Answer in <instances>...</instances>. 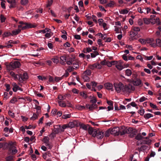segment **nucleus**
I'll return each instance as SVG.
<instances>
[{"instance_id":"obj_48","label":"nucleus","mask_w":161,"mask_h":161,"mask_svg":"<svg viewBox=\"0 0 161 161\" xmlns=\"http://www.w3.org/2000/svg\"><path fill=\"white\" fill-rule=\"evenodd\" d=\"M138 41L139 42L143 45H144L146 44V40L143 39H140Z\"/></svg>"},{"instance_id":"obj_63","label":"nucleus","mask_w":161,"mask_h":161,"mask_svg":"<svg viewBox=\"0 0 161 161\" xmlns=\"http://www.w3.org/2000/svg\"><path fill=\"white\" fill-rule=\"evenodd\" d=\"M153 56H145V59L148 60H151L153 58Z\"/></svg>"},{"instance_id":"obj_21","label":"nucleus","mask_w":161,"mask_h":161,"mask_svg":"<svg viewBox=\"0 0 161 161\" xmlns=\"http://www.w3.org/2000/svg\"><path fill=\"white\" fill-rule=\"evenodd\" d=\"M59 105L62 107H66L67 106V105L66 103L64 101H58Z\"/></svg>"},{"instance_id":"obj_20","label":"nucleus","mask_w":161,"mask_h":161,"mask_svg":"<svg viewBox=\"0 0 161 161\" xmlns=\"http://www.w3.org/2000/svg\"><path fill=\"white\" fill-rule=\"evenodd\" d=\"M151 140L149 139L147 140H143L142 142H141L140 144H147L148 145H150L151 142Z\"/></svg>"},{"instance_id":"obj_57","label":"nucleus","mask_w":161,"mask_h":161,"mask_svg":"<svg viewBox=\"0 0 161 161\" xmlns=\"http://www.w3.org/2000/svg\"><path fill=\"white\" fill-rule=\"evenodd\" d=\"M147 98L143 96L140 98L139 101L140 102H142L147 100Z\"/></svg>"},{"instance_id":"obj_24","label":"nucleus","mask_w":161,"mask_h":161,"mask_svg":"<svg viewBox=\"0 0 161 161\" xmlns=\"http://www.w3.org/2000/svg\"><path fill=\"white\" fill-rule=\"evenodd\" d=\"M10 75L14 77V80L17 79L19 77V75H16L14 73L13 71H11L10 72Z\"/></svg>"},{"instance_id":"obj_16","label":"nucleus","mask_w":161,"mask_h":161,"mask_svg":"<svg viewBox=\"0 0 161 161\" xmlns=\"http://www.w3.org/2000/svg\"><path fill=\"white\" fill-rule=\"evenodd\" d=\"M133 86H138L141 87L142 86V81H131Z\"/></svg>"},{"instance_id":"obj_62","label":"nucleus","mask_w":161,"mask_h":161,"mask_svg":"<svg viewBox=\"0 0 161 161\" xmlns=\"http://www.w3.org/2000/svg\"><path fill=\"white\" fill-rule=\"evenodd\" d=\"M18 151L16 149H13L11 150V152H10L11 153V154L12 155H14Z\"/></svg>"},{"instance_id":"obj_15","label":"nucleus","mask_w":161,"mask_h":161,"mask_svg":"<svg viewBox=\"0 0 161 161\" xmlns=\"http://www.w3.org/2000/svg\"><path fill=\"white\" fill-rule=\"evenodd\" d=\"M104 86L106 89L108 90H110L112 89L113 87V86L112 84L107 82L104 84Z\"/></svg>"},{"instance_id":"obj_60","label":"nucleus","mask_w":161,"mask_h":161,"mask_svg":"<svg viewBox=\"0 0 161 161\" xmlns=\"http://www.w3.org/2000/svg\"><path fill=\"white\" fill-rule=\"evenodd\" d=\"M51 32H47V33H46L45 35L46 37L47 38H49L52 36L51 35Z\"/></svg>"},{"instance_id":"obj_50","label":"nucleus","mask_w":161,"mask_h":161,"mask_svg":"<svg viewBox=\"0 0 161 161\" xmlns=\"http://www.w3.org/2000/svg\"><path fill=\"white\" fill-rule=\"evenodd\" d=\"M150 106L151 108L154 109H156L157 110H158V109L157 108L156 105L152 103H150Z\"/></svg>"},{"instance_id":"obj_3","label":"nucleus","mask_w":161,"mask_h":161,"mask_svg":"<svg viewBox=\"0 0 161 161\" xmlns=\"http://www.w3.org/2000/svg\"><path fill=\"white\" fill-rule=\"evenodd\" d=\"M114 86L115 91L117 93L121 92H124V85L121 82L114 83Z\"/></svg>"},{"instance_id":"obj_32","label":"nucleus","mask_w":161,"mask_h":161,"mask_svg":"<svg viewBox=\"0 0 161 161\" xmlns=\"http://www.w3.org/2000/svg\"><path fill=\"white\" fill-rule=\"evenodd\" d=\"M14 157L12 155H9L5 158L6 161H13Z\"/></svg>"},{"instance_id":"obj_39","label":"nucleus","mask_w":161,"mask_h":161,"mask_svg":"<svg viewBox=\"0 0 161 161\" xmlns=\"http://www.w3.org/2000/svg\"><path fill=\"white\" fill-rule=\"evenodd\" d=\"M129 11L126 9H123L119 11V13L122 14H126L128 13Z\"/></svg>"},{"instance_id":"obj_45","label":"nucleus","mask_w":161,"mask_h":161,"mask_svg":"<svg viewBox=\"0 0 161 161\" xmlns=\"http://www.w3.org/2000/svg\"><path fill=\"white\" fill-rule=\"evenodd\" d=\"M17 98L15 97H14L10 100V103H14L17 101Z\"/></svg>"},{"instance_id":"obj_19","label":"nucleus","mask_w":161,"mask_h":161,"mask_svg":"<svg viewBox=\"0 0 161 161\" xmlns=\"http://www.w3.org/2000/svg\"><path fill=\"white\" fill-rule=\"evenodd\" d=\"M153 21H151L152 23L153 24H154L156 23L157 25H159L160 23V22L159 20V19L158 18H156L155 19H154L152 20Z\"/></svg>"},{"instance_id":"obj_38","label":"nucleus","mask_w":161,"mask_h":161,"mask_svg":"<svg viewBox=\"0 0 161 161\" xmlns=\"http://www.w3.org/2000/svg\"><path fill=\"white\" fill-rule=\"evenodd\" d=\"M132 72L130 69H127L125 70V74L128 76H129L131 75Z\"/></svg>"},{"instance_id":"obj_54","label":"nucleus","mask_w":161,"mask_h":161,"mask_svg":"<svg viewBox=\"0 0 161 161\" xmlns=\"http://www.w3.org/2000/svg\"><path fill=\"white\" fill-rule=\"evenodd\" d=\"M97 83L95 81H92L91 83V85L92 86V88H94L97 86Z\"/></svg>"},{"instance_id":"obj_47","label":"nucleus","mask_w":161,"mask_h":161,"mask_svg":"<svg viewBox=\"0 0 161 161\" xmlns=\"http://www.w3.org/2000/svg\"><path fill=\"white\" fill-rule=\"evenodd\" d=\"M6 18L3 15L1 14L0 15V20L1 23L4 22L5 21Z\"/></svg>"},{"instance_id":"obj_34","label":"nucleus","mask_w":161,"mask_h":161,"mask_svg":"<svg viewBox=\"0 0 161 161\" xmlns=\"http://www.w3.org/2000/svg\"><path fill=\"white\" fill-rule=\"evenodd\" d=\"M27 25H26V26L23 25H19L18 26V29H19L20 28H21L23 30H25L26 29H28L29 26H27Z\"/></svg>"},{"instance_id":"obj_49","label":"nucleus","mask_w":161,"mask_h":161,"mask_svg":"<svg viewBox=\"0 0 161 161\" xmlns=\"http://www.w3.org/2000/svg\"><path fill=\"white\" fill-rule=\"evenodd\" d=\"M83 75H89L91 74V71L89 70H87L83 73Z\"/></svg>"},{"instance_id":"obj_8","label":"nucleus","mask_w":161,"mask_h":161,"mask_svg":"<svg viewBox=\"0 0 161 161\" xmlns=\"http://www.w3.org/2000/svg\"><path fill=\"white\" fill-rule=\"evenodd\" d=\"M97 130H94L93 128L89 126L88 129V132L90 135H92V136L93 137H95V135L94 133L95 131H96Z\"/></svg>"},{"instance_id":"obj_30","label":"nucleus","mask_w":161,"mask_h":161,"mask_svg":"<svg viewBox=\"0 0 161 161\" xmlns=\"http://www.w3.org/2000/svg\"><path fill=\"white\" fill-rule=\"evenodd\" d=\"M137 32L134 31L133 30L130 32V36L131 37H133L137 34Z\"/></svg>"},{"instance_id":"obj_22","label":"nucleus","mask_w":161,"mask_h":161,"mask_svg":"<svg viewBox=\"0 0 161 161\" xmlns=\"http://www.w3.org/2000/svg\"><path fill=\"white\" fill-rule=\"evenodd\" d=\"M97 105L96 104H92L89 105L88 109L90 111H92L94 109L97 108Z\"/></svg>"},{"instance_id":"obj_36","label":"nucleus","mask_w":161,"mask_h":161,"mask_svg":"<svg viewBox=\"0 0 161 161\" xmlns=\"http://www.w3.org/2000/svg\"><path fill=\"white\" fill-rule=\"evenodd\" d=\"M16 149V148L14 146H12V147H9L8 149V155L10 154H11V153L10 152H11L12 150H13V149Z\"/></svg>"},{"instance_id":"obj_53","label":"nucleus","mask_w":161,"mask_h":161,"mask_svg":"<svg viewBox=\"0 0 161 161\" xmlns=\"http://www.w3.org/2000/svg\"><path fill=\"white\" fill-rule=\"evenodd\" d=\"M73 69H76L79 67L78 63L76 62L73 63Z\"/></svg>"},{"instance_id":"obj_25","label":"nucleus","mask_w":161,"mask_h":161,"mask_svg":"<svg viewBox=\"0 0 161 161\" xmlns=\"http://www.w3.org/2000/svg\"><path fill=\"white\" fill-rule=\"evenodd\" d=\"M125 129V132L126 134L130 133L133 131V128L132 127H129L128 128H126Z\"/></svg>"},{"instance_id":"obj_23","label":"nucleus","mask_w":161,"mask_h":161,"mask_svg":"<svg viewBox=\"0 0 161 161\" xmlns=\"http://www.w3.org/2000/svg\"><path fill=\"white\" fill-rule=\"evenodd\" d=\"M79 94L80 96L84 99H86L88 97L87 94L84 92H80Z\"/></svg>"},{"instance_id":"obj_41","label":"nucleus","mask_w":161,"mask_h":161,"mask_svg":"<svg viewBox=\"0 0 161 161\" xmlns=\"http://www.w3.org/2000/svg\"><path fill=\"white\" fill-rule=\"evenodd\" d=\"M76 107L77 109L79 110H82L85 109V106L80 105H77Z\"/></svg>"},{"instance_id":"obj_40","label":"nucleus","mask_w":161,"mask_h":161,"mask_svg":"<svg viewBox=\"0 0 161 161\" xmlns=\"http://www.w3.org/2000/svg\"><path fill=\"white\" fill-rule=\"evenodd\" d=\"M10 36H12V33L8 32H5L3 35V37H8Z\"/></svg>"},{"instance_id":"obj_17","label":"nucleus","mask_w":161,"mask_h":161,"mask_svg":"<svg viewBox=\"0 0 161 161\" xmlns=\"http://www.w3.org/2000/svg\"><path fill=\"white\" fill-rule=\"evenodd\" d=\"M80 127L82 128L84 130H87V129L88 126H90L88 124L85 125L83 124H79Z\"/></svg>"},{"instance_id":"obj_52","label":"nucleus","mask_w":161,"mask_h":161,"mask_svg":"<svg viewBox=\"0 0 161 161\" xmlns=\"http://www.w3.org/2000/svg\"><path fill=\"white\" fill-rule=\"evenodd\" d=\"M68 125V127L70 128H73L74 127V125L72 122H69Z\"/></svg>"},{"instance_id":"obj_55","label":"nucleus","mask_w":161,"mask_h":161,"mask_svg":"<svg viewBox=\"0 0 161 161\" xmlns=\"http://www.w3.org/2000/svg\"><path fill=\"white\" fill-rule=\"evenodd\" d=\"M60 58L61 61H66L67 60V58L65 56H61Z\"/></svg>"},{"instance_id":"obj_7","label":"nucleus","mask_w":161,"mask_h":161,"mask_svg":"<svg viewBox=\"0 0 161 161\" xmlns=\"http://www.w3.org/2000/svg\"><path fill=\"white\" fill-rule=\"evenodd\" d=\"M95 131L94 133L95 135V137H96L98 139H102L104 136V133L103 132L97 130L96 131Z\"/></svg>"},{"instance_id":"obj_35","label":"nucleus","mask_w":161,"mask_h":161,"mask_svg":"<svg viewBox=\"0 0 161 161\" xmlns=\"http://www.w3.org/2000/svg\"><path fill=\"white\" fill-rule=\"evenodd\" d=\"M125 129H120L119 128V135H120V136H123L125 134H126L125 132Z\"/></svg>"},{"instance_id":"obj_31","label":"nucleus","mask_w":161,"mask_h":161,"mask_svg":"<svg viewBox=\"0 0 161 161\" xmlns=\"http://www.w3.org/2000/svg\"><path fill=\"white\" fill-rule=\"evenodd\" d=\"M135 138L137 140H140L142 139L143 138V137L141 135L140 133H139L137 134L135 137Z\"/></svg>"},{"instance_id":"obj_18","label":"nucleus","mask_w":161,"mask_h":161,"mask_svg":"<svg viewBox=\"0 0 161 161\" xmlns=\"http://www.w3.org/2000/svg\"><path fill=\"white\" fill-rule=\"evenodd\" d=\"M21 31V30L20 29H18L15 30L13 31H12V36H15L19 34Z\"/></svg>"},{"instance_id":"obj_37","label":"nucleus","mask_w":161,"mask_h":161,"mask_svg":"<svg viewBox=\"0 0 161 161\" xmlns=\"http://www.w3.org/2000/svg\"><path fill=\"white\" fill-rule=\"evenodd\" d=\"M146 43L150 44V45L151 43L154 42V40L153 38H149L146 40Z\"/></svg>"},{"instance_id":"obj_42","label":"nucleus","mask_w":161,"mask_h":161,"mask_svg":"<svg viewBox=\"0 0 161 161\" xmlns=\"http://www.w3.org/2000/svg\"><path fill=\"white\" fill-rule=\"evenodd\" d=\"M156 42L158 46L161 47V40L159 38L156 39Z\"/></svg>"},{"instance_id":"obj_46","label":"nucleus","mask_w":161,"mask_h":161,"mask_svg":"<svg viewBox=\"0 0 161 161\" xmlns=\"http://www.w3.org/2000/svg\"><path fill=\"white\" fill-rule=\"evenodd\" d=\"M37 118V115L35 113L33 114V115L30 118V119L34 120Z\"/></svg>"},{"instance_id":"obj_12","label":"nucleus","mask_w":161,"mask_h":161,"mask_svg":"<svg viewBox=\"0 0 161 161\" xmlns=\"http://www.w3.org/2000/svg\"><path fill=\"white\" fill-rule=\"evenodd\" d=\"M69 73L68 72H66L65 74H64L62 76L59 77H55V80H61L64 79V77H66L68 76Z\"/></svg>"},{"instance_id":"obj_6","label":"nucleus","mask_w":161,"mask_h":161,"mask_svg":"<svg viewBox=\"0 0 161 161\" xmlns=\"http://www.w3.org/2000/svg\"><path fill=\"white\" fill-rule=\"evenodd\" d=\"M111 134L114 136H118L119 135V128L116 127L111 129Z\"/></svg>"},{"instance_id":"obj_4","label":"nucleus","mask_w":161,"mask_h":161,"mask_svg":"<svg viewBox=\"0 0 161 161\" xmlns=\"http://www.w3.org/2000/svg\"><path fill=\"white\" fill-rule=\"evenodd\" d=\"M12 86H13L12 90L14 92H16L17 90H20L21 91H23V89L21 88L22 85L20 83L16 84V83L13 82L12 83Z\"/></svg>"},{"instance_id":"obj_44","label":"nucleus","mask_w":161,"mask_h":161,"mask_svg":"<svg viewBox=\"0 0 161 161\" xmlns=\"http://www.w3.org/2000/svg\"><path fill=\"white\" fill-rule=\"evenodd\" d=\"M1 5L2 8L3 9H5L6 8L5 3L6 2L4 0H1Z\"/></svg>"},{"instance_id":"obj_33","label":"nucleus","mask_w":161,"mask_h":161,"mask_svg":"<svg viewBox=\"0 0 161 161\" xmlns=\"http://www.w3.org/2000/svg\"><path fill=\"white\" fill-rule=\"evenodd\" d=\"M28 2V0H21L20 3L22 5L25 6L27 4Z\"/></svg>"},{"instance_id":"obj_9","label":"nucleus","mask_w":161,"mask_h":161,"mask_svg":"<svg viewBox=\"0 0 161 161\" xmlns=\"http://www.w3.org/2000/svg\"><path fill=\"white\" fill-rule=\"evenodd\" d=\"M28 76L27 73L25 72L23 74H20L19 75V80H20L21 79L22 80H27L28 79Z\"/></svg>"},{"instance_id":"obj_27","label":"nucleus","mask_w":161,"mask_h":161,"mask_svg":"<svg viewBox=\"0 0 161 161\" xmlns=\"http://www.w3.org/2000/svg\"><path fill=\"white\" fill-rule=\"evenodd\" d=\"M153 115L150 113H147L144 114V118L146 119H148L151 117H153Z\"/></svg>"},{"instance_id":"obj_11","label":"nucleus","mask_w":161,"mask_h":161,"mask_svg":"<svg viewBox=\"0 0 161 161\" xmlns=\"http://www.w3.org/2000/svg\"><path fill=\"white\" fill-rule=\"evenodd\" d=\"M115 67L119 70H121L124 68V67L121 64V61H118V63L115 65Z\"/></svg>"},{"instance_id":"obj_1","label":"nucleus","mask_w":161,"mask_h":161,"mask_svg":"<svg viewBox=\"0 0 161 161\" xmlns=\"http://www.w3.org/2000/svg\"><path fill=\"white\" fill-rule=\"evenodd\" d=\"M124 93H130L134 91L135 88L132 83H130L124 85Z\"/></svg>"},{"instance_id":"obj_58","label":"nucleus","mask_w":161,"mask_h":161,"mask_svg":"<svg viewBox=\"0 0 161 161\" xmlns=\"http://www.w3.org/2000/svg\"><path fill=\"white\" fill-rule=\"evenodd\" d=\"M82 78L84 80H89V77L86 75H82Z\"/></svg>"},{"instance_id":"obj_61","label":"nucleus","mask_w":161,"mask_h":161,"mask_svg":"<svg viewBox=\"0 0 161 161\" xmlns=\"http://www.w3.org/2000/svg\"><path fill=\"white\" fill-rule=\"evenodd\" d=\"M70 79L71 80H78L79 78L78 77L76 76L75 77H73V76H71L70 77Z\"/></svg>"},{"instance_id":"obj_56","label":"nucleus","mask_w":161,"mask_h":161,"mask_svg":"<svg viewBox=\"0 0 161 161\" xmlns=\"http://www.w3.org/2000/svg\"><path fill=\"white\" fill-rule=\"evenodd\" d=\"M96 64H94L89 66V68L92 69H94L95 68H96Z\"/></svg>"},{"instance_id":"obj_13","label":"nucleus","mask_w":161,"mask_h":161,"mask_svg":"<svg viewBox=\"0 0 161 161\" xmlns=\"http://www.w3.org/2000/svg\"><path fill=\"white\" fill-rule=\"evenodd\" d=\"M19 23L20 25H24V26H26V25H27V26H29V28H33V27H35V26L32 25V24H31V23H25V22H23V21H20L19 22Z\"/></svg>"},{"instance_id":"obj_2","label":"nucleus","mask_w":161,"mask_h":161,"mask_svg":"<svg viewBox=\"0 0 161 161\" xmlns=\"http://www.w3.org/2000/svg\"><path fill=\"white\" fill-rule=\"evenodd\" d=\"M21 66V64L18 61H15L10 63L9 65L7 66L8 70H12L14 69L19 68Z\"/></svg>"},{"instance_id":"obj_59","label":"nucleus","mask_w":161,"mask_h":161,"mask_svg":"<svg viewBox=\"0 0 161 161\" xmlns=\"http://www.w3.org/2000/svg\"><path fill=\"white\" fill-rule=\"evenodd\" d=\"M5 86L6 87V91L7 92L9 91V90L10 89V87L9 84H5Z\"/></svg>"},{"instance_id":"obj_10","label":"nucleus","mask_w":161,"mask_h":161,"mask_svg":"<svg viewBox=\"0 0 161 161\" xmlns=\"http://www.w3.org/2000/svg\"><path fill=\"white\" fill-rule=\"evenodd\" d=\"M7 2L10 4V8H14L16 6V3L15 0H7Z\"/></svg>"},{"instance_id":"obj_14","label":"nucleus","mask_w":161,"mask_h":161,"mask_svg":"<svg viewBox=\"0 0 161 161\" xmlns=\"http://www.w3.org/2000/svg\"><path fill=\"white\" fill-rule=\"evenodd\" d=\"M115 3L113 1H110L106 5V7H114L115 5Z\"/></svg>"},{"instance_id":"obj_5","label":"nucleus","mask_w":161,"mask_h":161,"mask_svg":"<svg viewBox=\"0 0 161 161\" xmlns=\"http://www.w3.org/2000/svg\"><path fill=\"white\" fill-rule=\"evenodd\" d=\"M60 125H58L54 126L53 131L55 134H58L59 132H63V128Z\"/></svg>"},{"instance_id":"obj_43","label":"nucleus","mask_w":161,"mask_h":161,"mask_svg":"<svg viewBox=\"0 0 161 161\" xmlns=\"http://www.w3.org/2000/svg\"><path fill=\"white\" fill-rule=\"evenodd\" d=\"M71 114H64L62 116V118L64 119L70 118L71 117Z\"/></svg>"},{"instance_id":"obj_29","label":"nucleus","mask_w":161,"mask_h":161,"mask_svg":"<svg viewBox=\"0 0 161 161\" xmlns=\"http://www.w3.org/2000/svg\"><path fill=\"white\" fill-rule=\"evenodd\" d=\"M99 55V53L97 51H94L93 53H91V57L92 58H94L97 56Z\"/></svg>"},{"instance_id":"obj_51","label":"nucleus","mask_w":161,"mask_h":161,"mask_svg":"<svg viewBox=\"0 0 161 161\" xmlns=\"http://www.w3.org/2000/svg\"><path fill=\"white\" fill-rule=\"evenodd\" d=\"M138 112L141 115H143L144 114L145 111L143 109L141 108L140 110H139Z\"/></svg>"},{"instance_id":"obj_28","label":"nucleus","mask_w":161,"mask_h":161,"mask_svg":"<svg viewBox=\"0 0 161 161\" xmlns=\"http://www.w3.org/2000/svg\"><path fill=\"white\" fill-rule=\"evenodd\" d=\"M110 134H111V129H109L105 132L104 136L105 137H108Z\"/></svg>"},{"instance_id":"obj_26","label":"nucleus","mask_w":161,"mask_h":161,"mask_svg":"<svg viewBox=\"0 0 161 161\" xmlns=\"http://www.w3.org/2000/svg\"><path fill=\"white\" fill-rule=\"evenodd\" d=\"M49 139L47 136H45L42 139V142L46 144L48 143L49 142Z\"/></svg>"},{"instance_id":"obj_64","label":"nucleus","mask_w":161,"mask_h":161,"mask_svg":"<svg viewBox=\"0 0 161 161\" xmlns=\"http://www.w3.org/2000/svg\"><path fill=\"white\" fill-rule=\"evenodd\" d=\"M97 99L95 98H94L93 99H91L90 100V103L92 104H95L97 102Z\"/></svg>"}]
</instances>
